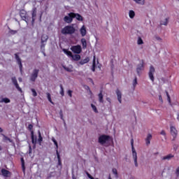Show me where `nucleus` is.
<instances>
[{
  "mask_svg": "<svg viewBox=\"0 0 179 179\" xmlns=\"http://www.w3.org/2000/svg\"><path fill=\"white\" fill-rule=\"evenodd\" d=\"M76 31V29L73 27V24H71V25H67L64 27L63 29H62L61 33L64 36H66L68 34L70 36H72V34H75Z\"/></svg>",
  "mask_w": 179,
  "mask_h": 179,
  "instance_id": "obj_1",
  "label": "nucleus"
},
{
  "mask_svg": "<svg viewBox=\"0 0 179 179\" xmlns=\"http://www.w3.org/2000/svg\"><path fill=\"white\" fill-rule=\"evenodd\" d=\"M110 139H111L110 136L103 134L99 137L98 142L100 145H104L107 143V142H109Z\"/></svg>",
  "mask_w": 179,
  "mask_h": 179,
  "instance_id": "obj_2",
  "label": "nucleus"
},
{
  "mask_svg": "<svg viewBox=\"0 0 179 179\" xmlns=\"http://www.w3.org/2000/svg\"><path fill=\"white\" fill-rule=\"evenodd\" d=\"M131 145L132 149L133 159L134 160V164L136 167H138V155L136 153V150H135V148H134V139L131 140Z\"/></svg>",
  "mask_w": 179,
  "mask_h": 179,
  "instance_id": "obj_3",
  "label": "nucleus"
},
{
  "mask_svg": "<svg viewBox=\"0 0 179 179\" xmlns=\"http://www.w3.org/2000/svg\"><path fill=\"white\" fill-rule=\"evenodd\" d=\"M75 19V13H69L67 15L64 16L63 20L65 23H72Z\"/></svg>",
  "mask_w": 179,
  "mask_h": 179,
  "instance_id": "obj_4",
  "label": "nucleus"
},
{
  "mask_svg": "<svg viewBox=\"0 0 179 179\" xmlns=\"http://www.w3.org/2000/svg\"><path fill=\"white\" fill-rule=\"evenodd\" d=\"M144 69H145V62L143 61V59H142L140 62V64L137 65V68H136V72L138 76H141V72H142V71H144Z\"/></svg>",
  "mask_w": 179,
  "mask_h": 179,
  "instance_id": "obj_5",
  "label": "nucleus"
},
{
  "mask_svg": "<svg viewBox=\"0 0 179 179\" xmlns=\"http://www.w3.org/2000/svg\"><path fill=\"white\" fill-rule=\"evenodd\" d=\"M74 54H80L82 52V46L80 45H73L70 48Z\"/></svg>",
  "mask_w": 179,
  "mask_h": 179,
  "instance_id": "obj_6",
  "label": "nucleus"
},
{
  "mask_svg": "<svg viewBox=\"0 0 179 179\" xmlns=\"http://www.w3.org/2000/svg\"><path fill=\"white\" fill-rule=\"evenodd\" d=\"M40 72L39 69H35L33 70L32 73L30 76V80L31 82H36V79L38 78V73Z\"/></svg>",
  "mask_w": 179,
  "mask_h": 179,
  "instance_id": "obj_7",
  "label": "nucleus"
},
{
  "mask_svg": "<svg viewBox=\"0 0 179 179\" xmlns=\"http://www.w3.org/2000/svg\"><path fill=\"white\" fill-rule=\"evenodd\" d=\"M20 16L22 20H24L26 23L29 22V15H27V12L24 10H21L20 11Z\"/></svg>",
  "mask_w": 179,
  "mask_h": 179,
  "instance_id": "obj_8",
  "label": "nucleus"
},
{
  "mask_svg": "<svg viewBox=\"0 0 179 179\" xmlns=\"http://www.w3.org/2000/svg\"><path fill=\"white\" fill-rule=\"evenodd\" d=\"M37 16V8H33L31 10V24L34 26V22H36V17Z\"/></svg>",
  "mask_w": 179,
  "mask_h": 179,
  "instance_id": "obj_9",
  "label": "nucleus"
},
{
  "mask_svg": "<svg viewBox=\"0 0 179 179\" xmlns=\"http://www.w3.org/2000/svg\"><path fill=\"white\" fill-rule=\"evenodd\" d=\"M170 132L171 135L173 136V141H174L177 138V135H178V131H177V129H176L174 126H171Z\"/></svg>",
  "mask_w": 179,
  "mask_h": 179,
  "instance_id": "obj_10",
  "label": "nucleus"
},
{
  "mask_svg": "<svg viewBox=\"0 0 179 179\" xmlns=\"http://www.w3.org/2000/svg\"><path fill=\"white\" fill-rule=\"evenodd\" d=\"M155 67L153 66H150L148 76L152 82H155V76H153V73H155Z\"/></svg>",
  "mask_w": 179,
  "mask_h": 179,
  "instance_id": "obj_11",
  "label": "nucleus"
},
{
  "mask_svg": "<svg viewBox=\"0 0 179 179\" xmlns=\"http://www.w3.org/2000/svg\"><path fill=\"white\" fill-rule=\"evenodd\" d=\"M11 80L18 92H20V93H23V90H22V89L19 86V84L17 83V80L16 79V77H13L11 78Z\"/></svg>",
  "mask_w": 179,
  "mask_h": 179,
  "instance_id": "obj_12",
  "label": "nucleus"
},
{
  "mask_svg": "<svg viewBox=\"0 0 179 179\" xmlns=\"http://www.w3.org/2000/svg\"><path fill=\"white\" fill-rule=\"evenodd\" d=\"M31 131V143L34 145V148H36V145H37V136H34V131Z\"/></svg>",
  "mask_w": 179,
  "mask_h": 179,
  "instance_id": "obj_13",
  "label": "nucleus"
},
{
  "mask_svg": "<svg viewBox=\"0 0 179 179\" xmlns=\"http://www.w3.org/2000/svg\"><path fill=\"white\" fill-rule=\"evenodd\" d=\"M15 59L20 66V71L22 72V68H23V66L22 65V59H20V57H19V55L17 53L15 54Z\"/></svg>",
  "mask_w": 179,
  "mask_h": 179,
  "instance_id": "obj_14",
  "label": "nucleus"
},
{
  "mask_svg": "<svg viewBox=\"0 0 179 179\" xmlns=\"http://www.w3.org/2000/svg\"><path fill=\"white\" fill-rule=\"evenodd\" d=\"M80 33L82 37H85V36L87 34V31L86 30V27L85 25H83L80 29Z\"/></svg>",
  "mask_w": 179,
  "mask_h": 179,
  "instance_id": "obj_15",
  "label": "nucleus"
},
{
  "mask_svg": "<svg viewBox=\"0 0 179 179\" xmlns=\"http://www.w3.org/2000/svg\"><path fill=\"white\" fill-rule=\"evenodd\" d=\"M116 94L117 96V100L119 101V103H122V94L121 93V91H120V90H116Z\"/></svg>",
  "mask_w": 179,
  "mask_h": 179,
  "instance_id": "obj_16",
  "label": "nucleus"
},
{
  "mask_svg": "<svg viewBox=\"0 0 179 179\" xmlns=\"http://www.w3.org/2000/svg\"><path fill=\"white\" fill-rule=\"evenodd\" d=\"M1 173L3 177H9L10 176V172L5 169H1Z\"/></svg>",
  "mask_w": 179,
  "mask_h": 179,
  "instance_id": "obj_17",
  "label": "nucleus"
},
{
  "mask_svg": "<svg viewBox=\"0 0 179 179\" xmlns=\"http://www.w3.org/2000/svg\"><path fill=\"white\" fill-rule=\"evenodd\" d=\"M81 44L83 50H86L87 48V42L86 41V38H81Z\"/></svg>",
  "mask_w": 179,
  "mask_h": 179,
  "instance_id": "obj_18",
  "label": "nucleus"
},
{
  "mask_svg": "<svg viewBox=\"0 0 179 179\" xmlns=\"http://www.w3.org/2000/svg\"><path fill=\"white\" fill-rule=\"evenodd\" d=\"M152 135L150 134H148L147 138H145V143L147 145H150V141H152Z\"/></svg>",
  "mask_w": 179,
  "mask_h": 179,
  "instance_id": "obj_19",
  "label": "nucleus"
},
{
  "mask_svg": "<svg viewBox=\"0 0 179 179\" xmlns=\"http://www.w3.org/2000/svg\"><path fill=\"white\" fill-rule=\"evenodd\" d=\"M74 15H75V17L74 18L76 17V19L77 20H78L79 22H83V17L82 15H80V14L79 13H74Z\"/></svg>",
  "mask_w": 179,
  "mask_h": 179,
  "instance_id": "obj_20",
  "label": "nucleus"
},
{
  "mask_svg": "<svg viewBox=\"0 0 179 179\" xmlns=\"http://www.w3.org/2000/svg\"><path fill=\"white\" fill-rule=\"evenodd\" d=\"M90 61V59L89 57H86L85 59H81L79 62L80 65H85V64H87Z\"/></svg>",
  "mask_w": 179,
  "mask_h": 179,
  "instance_id": "obj_21",
  "label": "nucleus"
},
{
  "mask_svg": "<svg viewBox=\"0 0 179 179\" xmlns=\"http://www.w3.org/2000/svg\"><path fill=\"white\" fill-rule=\"evenodd\" d=\"M174 157V155L172 154H169L166 156L163 157L162 160H171Z\"/></svg>",
  "mask_w": 179,
  "mask_h": 179,
  "instance_id": "obj_22",
  "label": "nucleus"
},
{
  "mask_svg": "<svg viewBox=\"0 0 179 179\" xmlns=\"http://www.w3.org/2000/svg\"><path fill=\"white\" fill-rule=\"evenodd\" d=\"M38 143L40 146H41V143L43 142V136H41V132H40V131H38Z\"/></svg>",
  "mask_w": 179,
  "mask_h": 179,
  "instance_id": "obj_23",
  "label": "nucleus"
},
{
  "mask_svg": "<svg viewBox=\"0 0 179 179\" xmlns=\"http://www.w3.org/2000/svg\"><path fill=\"white\" fill-rule=\"evenodd\" d=\"M71 58L73 61H79L80 59V55L79 54L73 55Z\"/></svg>",
  "mask_w": 179,
  "mask_h": 179,
  "instance_id": "obj_24",
  "label": "nucleus"
},
{
  "mask_svg": "<svg viewBox=\"0 0 179 179\" xmlns=\"http://www.w3.org/2000/svg\"><path fill=\"white\" fill-rule=\"evenodd\" d=\"M21 164L23 173L26 172V166H24V159L21 157Z\"/></svg>",
  "mask_w": 179,
  "mask_h": 179,
  "instance_id": "obj_25",
  "label": "nucleus"
},
{
  "mask_svg": "<svg viewBox=\"0 0 179 179\" xmlns=\"http://www.w3.org/2000/svg\"><path fill=\"white\" fill-rule=\"evenodd\" d=\"M92 71V72L96 71V56H94Z\"/></svg>",
  "mask_w": 179,
  "mask_h": 179,
  "instance_id": "obj_26",
  "label": "nucleus"
},
{
  "mask_svg": "<svg viewBox=\"0 0 179 179\" xmlns=\"http://www.w3.org/2000/svg\"><path fill=\"white\" fill-rule=\"evenodd\" d=\"M52 141L53 142L55 146H56L55 150L57 154V152H58V142H57V140H55L54 137L52 138Z\"/></svg>",
  "mask_w": 179,
  "mask_h": 179,
  "instance_id": "obj_27",
  "label": "nucleus"
},
{
  "mask_svg": "<svg viewBox=\"0 0 179 179\" xmlns=\"http://www.w3.org/2000/svg\"><path fill=\"white\" fill-rule=\"evenodd\" d=\"M48 40V36L46 34H43L41 36V43H45Z\"/></svg>",
  "mask_w": 179,
  "mask_h": 179,
  "instance_id": "obj_28",
  "label": "nucleus"
},
{
  "mask_svg": "<svg viewBox=\"0 0 179 179\" xmlns=\"http://www.w3.org/2000/svg\"><path fill=\"white\" fill-rule=\"evenodd\" d=\"M63 51H64V54H66L68 55V57H70L71 58H72V56L73 55L72 54V52H71L66 49H64Z\"/></svg>",
  "mask_w": 179,
  "mask_h": 179,
  "instance_id": "obj_29",
  "label": "nucleus"
},
{
  "mask_svg": "<svg viewBox=\"0 0 179 179\" xmlns=\"http://www.w3.org/2000/svg\"><path fill=\"white\" fill-rule=\"evenodd\" d=\"M57 156L58 160V166H62V162H61V156L59 155V152L57 151Z\"/></svg>",
  "mask_w": 179,
  "mask_h": 179,
  "instance_id": "obj_30",
  "label": "nucleus"
},
{
  "mask_svg": "<svg viewBox=\"0 0 179 179\" xmlns=\"http://www.w3.org/2000/svg\"><path fill=\"white\" fill-rule=\"evenodd\" d=\"M0 103H5L6 104H8V103H10V99L8 98H3L0 101Z\"/></svg>",
  "mask_w": 179,
  "mask_h": 179,
  "instance_id": "obj_31",
  "label": "nucleus"
},
{
  "mask_svg": "<svg viewBox=\"0 0 179 179\" xmlns=\"http://www.w3.org/2000/svg\"><path fill=\"white\" fill-rule=\"evenodd\" d=\"M129 16L130 17V19H134V17H135V11L131 10L129 12Z\"/></svg>",
  "mask_w": 179,
  "mask_h": 179,
  "instance_id": "obj_32",
  "label": "nucleus"
},
{
  "mask_svg": "<svg viewBox=\"0 0 179 179\" xmlns=\"http://www.w3.org/2000/svg\"><path fill=\"white\" fill-rule=\"evenodd\" d=\"M99 103H104V101L103 100V92L101 91V92L99 94Z\"/></svg>",
  "mask_w": 179,
  "mask_h": 179,
  "instance_id": "obj_33",
  "label": "nucleus"
},
{
  "mask_svg": "<svg viewBox=\"0 0 179 179\" xmlns=\"http://www.w3.org/2000/svg\"><path fill=\"white\" fill-rule=\"evenodd\" d=\"M136 3L138 5H145V0H134Z\"/></svg>",
  "mask_w": 179,
  "mask_h": 179,
  "instance_id": "obj_34",
  "label": "nucleus"
},
{
  "mask_svg": "<svg viewBox=\"0 0 179 179\" xmlns=\"http://www.w3.org/2000/svg\"><path fill=\"white\" fill-rule=\"evenodd\" d=\"M46 94H47V98H48V101H50V103H51V104H54V102H52V99H51V94L48 92Z\"/></svg>",
  "mask_w": 179,
  "mask_h": 179,
  "instance_id": "obj_35",
  "label": "nucleus"
},
{
  "mask_svg": "<svg viewBox=\"0 0 179 179\" xmlns=\"http://www.w3.org/2000/svg\"><path fill=\"white\" fill-rule=\"evenodd\" d=\"M161 24L162 26H167V24H169V18H166L164 22L162 21Z\"/></svg>",
  "mask_w": 179,
  "mask_h": 179,
  "instance_id": "obj_36",
  "label": "nucleus"
},
{
  "mask_svg": "<svg viewBox=\"0 0 179 179\" xmlns=\"http://www.w3.org/2000/svg\"><path fill=\"white\" fill-rule=\"evenodd\" d=\"M31 92H32V96L34 97H36L37 96V92H36V90L34 88L31 89Z\"/></svg>",
  "mask_w": 179,
  "mask_h": 179,
  "instance_id": "obj_37",
  "label": "nucleus"
},
{
  "mask_svg": "<svg viewBox=\"0 0 179 179\" xmlns=\"http://www.w3.org/2000/svg\"><path fill=\"white\" fill-rule=\"evenodd\" d=\"M166 94L167 99L169 104H171V98H170V94H169V92L166 91Z\"/></svg>",
  "mask_w": 179,
  "mask_h": 179,
  "instance_id": "obj_38",
  "label": "nucleus"
},
{
  "mask_svg": "<svg viewBox=\"0 0 179 179\" xmlns=\"http://www.w3.org/2000/svg\"><path fill=\"white\" fill-rule=\"evenodd\" d=\"M91 107L94 113H99V110H97V108L93 103L91 104Z\"/></svg>",
  "mask_w": 179,
  "mask_h": 179,
  "instance_id": "obj_39",
  "label": "nucleus"
},
{
  "mask_svg": "<svg viewBox=\"0 0 179 179\" xmlns=\"http://www.w3.org/2000/svg\"><path fill=\"white\" fill-rule=\"evenodd\" d=\"M136 85H138V78L135 77L134 81H133V86L134 87H136Z\"/></svg>",
  "mask_w": 179,
  "mask_h": 179,
  "instance_id": "obj_40",
  "label": "nucleus"
},
{
  "mask_svg": "<svg viewBox=\"0 0 179 179\" xmlns=\"http://www.w3.org/2000/svg\"><path fill=\"white\" fill-rule=\"evenodd\" d=\"M60 94L61 96H64V87L62 86V85H60Z\"/></svg>",
  "mask_w": 179,
  "mask_h": 179,
  "instance_id": "obj_41",
  "label": "nucleus"
},
{
  "mask_svg": "<svg viewBox=\"0 0 179 179\" xmlns=\"http://www.w3.org/2000/svg\"><path fill=\"white\" fill-rule=\"evenodd\" d=\"M113 173L115 174V177H118V172L117 171V169L113 168L112 169Z\"/></svg>",
  "mask_w": 179,
  "mask_h": 179,
  "instance_id": "obj_42",
  "label": "nucleus"
},
{
  "mask_svg": "<svg viewBox=\"0 0 179 179\" xmlns=\"http://www.w3.org/2000/svg\"><path fill=\"white\" fill-rule=\"evenodd\" d=\"M137 43L138 44V45L143 44V40H142V38L141 37H139L138 39Z\"/></svg>",
  "mask_w": 179,
  "mask_h": 179,
  "instance_id": "obj_43",
  "label": "nucleus"
},
{
  "mask_svg": "<svg viewBox=\"0 0 179 179\" xmlns=\"http://www.w3.org/2000/svg\"><path fill=\"white\" fill-rule=\"evenodd\" d=\"M9 33H10V34L13 35V34H16V33H17V31L13 30V29H10Z\"/></svg>",
  "mask_w": 179,
  "mask_h": 179,
  "instance_id": "obj_44",
  "label": "nucleus"
},
{
  "mask_svg": "<svg viewBox=\"0 0 179 179\" xmlns=\"http://www.w3.org/2000/svg\"><path fill=\"white\" fill-rule=\"evenodd\" d=\"M59 115H60L61 120H62L63 121H64V113H62V110H60V111H59Z\"/></svg>",
  "mask_w": 179,
  "mask_h": 179,
  "instance_id": "obj_45",
  "label": "nucleus"
},
{
  "mask_svg": "<svg viewBox=\"0 0 179 179\" xmlns=\"http://www.w3.org/2000/svg\"><path fill=\"white\" fill-rule=\"evenodd\" d=\"M29 131H33V124H30L28 126Z\"/></svg>",
  "mask_w": 179,
  "mask_h": 179,
  "instance_id": "obj_46",
  "label": "nucleus"
},
{
  "mask_svg": "<svg viewBox=\"0 0 179 179\" xmlns=\"http://www.w3.org/2000/svg\"><path fill=\"white\" fill-rule=\"evenodd\" d=\"M67 94H69V97H72V90H68Z\"/></svg>",
  "mask_w": 179,
  "mask_h": 179,
  "instance_id": "obj_47",
  "label": "nucleus"
},
{
  "mask_svg": "<svg viewBox=\"0 0 179 179\" xmlns=\"http://www.w3.org/2000/svg\"><path fill=\"white\" fill-rule=\"evenodd\" d=\"M32 151H33V150L31 149V146L29 145V155H31Z\"/></svg>",
  "mask_w": 179,
  "mask_h": 179,
  "instance_id": "obj_48",
  "label": "nucleus"
},
{
  "mask_svg": "<svg viewBox=\"0 0 179 179\" xmlns=\"http://www.w3.org/2000/svg\"><path fill=\"white\" fill-rule=\"evenodd\" d=\"M161 135H163L164 136H166V131L164 130H162V131L160 132Z\"/></svg>",
  "mask_w": 179,
  "mask_h": 179,
  "instance_id": "obj_49",
  "label": "nucleus"
},
{
  "mask_svg": "<svg viewBox=\"0 0 179 179\" xmlns=\"http://www.w3.org/2000/svg\"><path fill=\"white\" fill-rule=\"evenodd\" d=\"M159 101L163 103V98L162 97V95H159Z\"/></svg>",
  "mask_w": 179,
  "mask_h": 179,
  "instance_id": "obj_50",
  "label": "nucleus"
},
{
  "mask_svg": "<svg viewBox=\"0 0 179 179\" xmlns=\"http://www.w3.org/2000/svg\"><path fill=\"white\" fill-rule=\"evenodd\" d=\"M87 176L88 178L92 179L93 178V176H92V175H90V173H87Z\"/></svg>",
  "mask_w": 179,
  "mask_h": 179,
  "instance_id": "obj_51",
  "label": "nucleus"
},
{
  "mask_svg": "<svg viewBox=\"0 0 179 179\" xmlns=\"http://www.w3.org/2000/svg\"><path fill=\"white\" fill-rule=\"evenodd\" d=\"M5 139L6 141H8V142H12V140L10 138H9L8 137H7V136H5Z\"/></svg>",
  "mask_w": 179,
  "mask_h": 179,
  "instance_id": "obj_52",
  "label": "nucleus"
},
{
  "mask_svg": "<svg viewBox=\"0 0 179 179\" xmlns=\"http://www.w3.org/2000/svg\"><path fill=\"white\" fill-rule=\"evenodd\" d=\"M107 101H108L109 103H111V99L110 98H106Z\"/></svg>",
  "mask_w": 179,
  "mask_h": 179,
  "instance_id": "obj_53",
  "label": "nucleus"
},
{
  "mask_svg": "<svg viewBox=\"0 0 179 179\" xmlns=\"http://www.w3.org/2000/svg\"><path fill=\"white\" fill-rule=\"evenodd\" d=\"M177 120L179 121V113L177 115Z\"/></svg>",
  "mask_w": 179,
  "mask_h": 179,
  "instance_id": "obj_54",
  "label": "nucleus"
},
{
  "mask_svg": "<svg viewBox=\"0 0 179 179\" xmlns=\"http://www.w3.org/2000/svg\"><path fill=\"white\" fill-rule=\"evenodd\" d=\"M90 80H91L92 83L93 85H94V83H93V80H92V79H90Z\"/></svg>",
  "mask_w": 179,
  "mask_h": 179,
  "instance_id": "obj_55",
  "label": "nucleus"
},
{
  "mask_svg": "<svg viewBox=\"0 0 179 179\" xmlns=\"http://www.w3.org/2000/svg\"><path fill=\"white\" fill-rule=\"evenodd\" d=\"M3 131L2 128L0 127V132H2Z\"/></svg>",
  "mask_w": 179,
  "mask_h": 179,
  "instance_id": "obj_56",
  "label": "nucleus"
},
{
  "mask_svg": "<svg viewBox=\"0 0 179 179\" xmlns=\"http://www.w3.org/2000/svg\"><path fill=\"white\" fill-rule=\"evenodd\" d=\"M1 150H2V146L1 145H0V152H1Z\"/></svg>",
  "mask_w": 179,
  "mask_h": 179,
  "instance_id": "obj_57",
  "label": "nucleus"
},
{
  "mask_svg": "<svg viewBox=\"0 0 179 179\" xmlns=\"http://www.w3.org/2000/svg\"><path fill=\"white\" fill-rule=\"evenodd\" d=\"M19 81H20V82H22V79H21V78H19Z\"/></svg>",
  "mask_w": 179,
  "mask_h": 179,
  "instance_id": "obj_58",
  "label": "nucleus"
},
{
  "mask_svg": "<svg viewBox=\"0 0 179 179\" xmlns=\"http://www.w3.org/2000/svg\"><path fill=\"white\" fill-rule=\"evenodd\" d=\"M108 179H113V178H111V176H109V177H108Z\"/></svg>",
  "mask_w": 179,
  "mask_h": 179,
  "instance_id": "obj_59",
  "label": "nucleus"
},
{
  "mask_svg": "<svg viewBox=\"0 0 179 179\" xmlns=\"http://www.w3.org/2000/svg\"><path fill=\"white\" fill-rule=\"evenodd\" d=\"M173 149H174V150H177V148H174Z\"/></svg>",
  "mask_w": 179,
  "mask_h": 179,
  "instance_id": "obj_60",
  "label": "nucleus"
},
{
  "mask_svg": "<svg viewBox=\"0 0 179 179\" xmlns=\"http://www.w3.org/2000/svg\"><path fill=\"white\" fill-rule=\"evenodd\" d=\"M40 20H41V15L40 16Z\"/></svg>",
  "mask_w": 179,
  "mask_h": 179,
  "instance_id": "obj_61",
  "label": "nucleus"
},
{
  "mask_svg": "<svg viewBox=\"0 0 179 179\" xmlns=\"http://www.w3.org/2000/svg\"><path fill=\"white\" fill-rule=\"evenodd\" d=\"M66 71H68L69 72V69H67Z\"/></svg>",
  "mask_w": 179,
  "mask_h": 179,
  "instance_id": "obj_62",
  "label": "nucleus"
}]
</instances>
